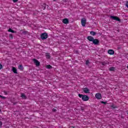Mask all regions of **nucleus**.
Masks as SVG:
<instances>
[{
    "instance_id": "obj_19",
    "label": "nucleus",
    "mask_w": 128,
    "mask_h": 128,
    "mask_svg": "<svg viewBox=\"0 0 128 128\" xmlns=\"http://www.w3.org/2000/svg\"><path fill=\"white\" fill-rule=\"evenodd\" d=\"M22 34H24V36H26V34H28V31H24L22 32Z\"/></svg>"
},
{
    "instance_id": "obj_35",
    "label": "nucleus",
    "mask_w": 128,
    "mask_h": 128,
    "mask_svg": "<svg viewBox=\"0 0 128 128\" xmlns=\"http://www.w3.org/2000/svg\"><path fill=\"white\" fill-rule=\"evenodd\" d=\"M14 104H16V103H14Z\"/></svg>"
},
{
    "instance_id": "obj_13",
    "label": "nucleus",
    "mask_w": 128,
    "mask_h": 128,
    "mask_svg": "<svg viewBox=\"0 0 128 128\" xmlns=\"http://www.w3.org/2000/svg\"><path fill=\"white\" fill-rule=\"evenodd\" d=\"M21 98L24 100H26V94H24V93L21 94Z\"/></svg>"
},
{
    "instance_id": "obj_20",
    "label": "nucleus",
    "mask_w": 128,
    "mask_h": 128,
    "mask_svg": "<svg viewBox=\"0 0 128 128\" xmlns=\"http://www.w3.org/2000/svg\"><path fill=\"white\" fill-rule=\"evenodd\" d=\"M9 38H11V40H12V38H14V35H12V34H10L9 35Z\"/></svg>"
},
{
    "instance_id": "obj_18",
    "label": "nucleus",
    "mask_w": 128,
    "mask_h": 128,
    "mask_svg": "<svg viewBox=\"0 0 128 128\" xmlns=\"http://www.w3.org/2000/svg\"><path fill=\"white\" fill-rule=\"evenodd\" d=\"M109 70L110 72H114V67H110L109 68Z\"/></svg>"
},
{
    "instance_id": "obj_5",
    "label": "nucleus",
    "mask_w": 128,
    "mask_h": 128,
    "mask_svg": "<svg viewBox=\"0 0 128 128\" xmlns=\"http://www.w3.org/2000/svg\"><path fill=\"white\" fill-rule=\"evenodd\" d=\"M81 23L82 26H86V20L84 18H82L81 20Z\"/></svg>"
},
{
    "instance_id": "obj_7",
    "label": "nucleus",
    "mask_w": 128,
    "mask_h": 128,
    "mask_svg": "<svg viewBox=\"0 0 128 128\" xmlns=\"http://www.w3.org/2000/svg\"><path fill=\"white\" fill-rule=\"evenodd\" d=\"M95 96L98 100H102V94L100 93L96 94Z\"/></svg>"
},
{
    "instance_id": "obj_33",
    "label": "nucleus",
    "mask_w": 128,
    "mask_h": 128,
    "mask_svg": "<svg viewBox=\"0 0 128 128\" xmlns=\"http://www.w3.org/2000/svg\"><path fill=\"white\" fill-rule=\"evenodd\" d=\"M4 94H8V93H7L6 92V91H4Z\"/></svg>"
},
{
    "instance_id": "obj_6",
    "label": "nucleus",
    "mask_w": 128,
    "mask_h": 128,
    "mask_svg": "<svg viewBox=\"0 0 128 128\" xmlns=\"http://www.w3.org/2000/svg\"><path fill=\"white\" fill-rule=\"evenodd\" d=\"M33 62H34V64H35L36 66H39L40 63V62H38V60L34 58Z\"/></svg>"
},
{
    "instance_id": "obj_28",
    "label": "nucleus",
    "mask_w": 128,
    "mask_h": 128,
    "mask_svg": "<svg viewBox=\"0 0 128 128\" xmlns=\"http://www.w3.org/2000/svg\"><path fill=\"white\" fill-rule=\"evenodd\" d=\"M14 2H18V0H12Z\"/></svg>"
},
{
    "instance_id": "obj_29",
    "label": "nucleus",
    "mask_w": 128,
    "mask_h": 128,
    "mask_svg": "<svg viewBox=\"0 0 128 128\" xmlns=\"http://www.w3.org/2000/svg\"><path fill=\"white\" fill-rule=\"evenodd\" d=\"M126 6L128 8V1L126 4Z\"/></svg>"
},
{
    "instance_id": "obj_16",
    "label": "nucleus",
    "mask_w": 128,
    "mask_h": 128,
    "mask_svg": "<svg viewBox=\"0 0 128 128\" xmlns=\"http://www.w3.org/2000/svg\"><path fill=\"white\" fill-rule=\"evenodd\" d=\"M90 34H91V36H96V32H94V31H91L90 32Z\"/></svg>"
},
{
    "instance_id": "obj_36",
    "label": "nucleus",
    "mask_w": 128,
    "mask_h": 128,
    "mask_svg": "<svg viewBox=\"0 0 128 128\" xmlns=\"http://www.w3.org/2000/svg\"><path fill=\"white\" fill-rule=\"evenodd\" d=\"M1 110H0V112H1Z\"/></svg>"
},
{
    "instance_id": "obj_32",
    "label": "nucleus",
    "mask_w": 128,
    "mask_h": 128,
    "mask_svg": "<svg viewBox=\"0 0 128 128\" xmlns=\"http://www.w3.org/2000/svg\"><path fill=\"white\" fill-rule=\"evenodd\" d=\"M52 112H56V109H53V110H52Z\"/></svg>"
},
{
    "instance_id": "obj_1",
    "label": "nucleus",
    "mask_w": 128,
    "mask_h": 128,
    "mask_svg": "<svg viewBox=\"0 0 128 128\" xmlns=\"http://www.w3.org/2000/svg\"><path fill=\"white\" fill-rule=\"evenodd\" d=\"M87 40H88L89 42H92L93 44H94V46H98V44H100V40H98V39H94V38L92 36H88Z\"/></svg>"
},
{
    "instance_id": "obj_25",
    "label": "nucleus",
    "mask_w": 128,
    "mask_h": 128,
    "mask_svg": "<svg viewBox=\"0 0 128 128\" xmlns=\"http://www.w3.org/2000/svg\"><path fill=\"white\" fill-rule=\"evenodd\" d=\"M2 126V122L0 121V128Z\"/></svg>"
},
{
    "instance_id": "obj_8",
    "label": "nucleus",
    "mask_w": 128,
    "mask_h": 128,
    "mask_svg": "<svg viewBox=\"0 0 128 128\" xmlns=\"http://www.w3.org/2000/svg\"><path fill=\"white\" fill-rule=\"evenodd\" d=\"M90 89L88 88H83V91L84 94H90Z\"/></svg>"
},
{
    "instance_id": "obj_31",
    "label": "nucleus",
    "mask_w": 128,
    "mask_h": 128,
    "mask_svg": "<svg viewBox=\"0 0 128 128\" xmlns=\"http://www.w3.org/2000/svg\"><path fill=\"white\" fill-rule=\"evenodd\" d=\"M2 65L0 64V70H2Z\"/></svg>"
},
{
    "instance_id": "obj_27",
    "label": "nucleus",
    "mask_w": 128,
    "mask_h": 128,
    "mask_svg": "<svg viewBox=\"0 0 128 128\" xmlns=\"http://www.w3.org/2000/svg\"><path fill=\"white\" fill-rule=\"evenodd\" d=\"M101 104H106V102H104V101H102L101 102Z\"/></svg>"
},
{
    "instance_id": "obj_24",
    "label": "nucleus",
    "mask_w": 128,
    "mask_h": 128,
    "mask_svg": "<svg viewBox=\"0 0 128 128\" xmlns=\"http://www.w3.org/2000/svg\"><path fill=\"white\" fill-rule=\"evenodd\" d=\"M0 98H2V100H6V97L2 95H0Z\"/></svg>"
},
{
    "instance_id": "obj_22",
    "label": "nucleus",
    "mask_w": 128,
    "mask_h": 128,
    "mask_svg": "<svg viewBox=\"0 0 128 128\" xmlns=\"http://www.w3.org/2000/svg\"><path fill=\"white\" fill-rule=\"evenodd\" d=\"M86 66H88L90 64V60H87L86 62Z\"/></svg>"
},
{
    "instance_id": "obj_34",
    "label": "nucleus",
    "mask_w": 128,
    "mask_h": 128,
    "mask_svg": "<svg viewBox=\"0 0 128 128\" xmlns=\"http://www.w3.org/2000/svg\"><path fill=\"white\" fill-rule=\"evenodd\" d=\"M54 0V2H56V0Z\"/></svg>"
},
{
    "instance_id": "obj_14",
    "label": "nucleus",
    "mask_w": 128,
    "mask_h": 128,
    "mask_svg": "<svg viewBox=\"0 0 128 128\" xmlns=\"http://www.w3.org/2000/svg\"><path fill=\"white\" fill-rule=\"evenodd\" d=\"M18 70H24V66L22 64H20L18 66Z\"/></svg>"
},
{
    "instance_id": "obj_30",
    "label": "nucleus",
    "mask_w": 128,
    "mask_h": 128,
    "mask_svg": "<svg viewBox=\"0 0 128 128\" xmlns=\"http://www.w3.org/2000/svg\"><path fill=\"white\" fill-rule=\"evenodd\" d=\"M81 110H82V112H84V107H81Z\"/></svg>"
},
{
    "instance_id": "obj_4",
    "label": "nucleus",
    "mask_w": 128,
    "mask_h": 128,
    "mask_svg": "<svg viewBox=\"0 0 128 128\" xmlns=\"http://www.w3.org/2000/svg\"><path fill=\"white\" fill-rule=\"evenodd\" d=\"M48 33L46 32H44L42 33L40 35V38L41 40H46L48 38Z\"/></svg>"
},
{
    "instance_id": "obj_11",
    "label": "nucleus",
    "mask_w": 128,
    "mask_h": 128,
    "mask_svg": "<svg viewBox=\"0 0 128 128\" xmlns=\"http://www.w3.org/2000/svg\"><path fill=\"white\" fill-rule=\"evenodd\" d=\"M8 32H12V34H16V31H14V30H12V28H10L8 30Z\"/></svg>"
},
{
    "instance_id": "obj_3",
    "label": "nucleus",
    "mask_w": 128,
    "mask_h": 128,
    "mask_svg": "<svg viewBox=\"0 0 128 128\" xmlns=\"http://www.w3.org/2000/svg\"><path fill=\"white\" fill-rule=\"evenodd\" d=\"M110 18L113 20H116V22H120V19L116 16H110Z\"/></svg>"
},
{
    "instance_id": "obj_17",
    "label": "nucleus",
    "mask_w": 128,
    "mask_h": 128,
    "mask_svg": "<svg viewBox=\"0 0 128 128\" xmlns=\"http://www.w3.org/2000/svg\"><path fill=\"white\" fill-rule=\"evenodd\" d=\"M110 106H111V108L112 109L118 108V106H114V104H112Z\"/></svg>"
},
{
    "instance_id": "obj_15",
    "label": "nucleus",
    "mask_w": 128,
    "mask_h": 128,
    "mask_svg": "<svg viewBox=\"0 0 128 128\" xmlns=\"http://www.w3.org/2000/svg\"><path fill=\"white\" fill-rule=\"evenodd\" d=\"M42 8L43 10H46V4H42Z\"/></svg>"
},
{
    "instance_id": "obj_21",
    "label": "nucleus",
    "mask_w": 128,
    "mask_h": 128,
    "mask_svg": "<svg viewBox=\"0 0 128 128\" xmlns=\"http://www.w3.org/2000/svg\"><path fill=\"white\" fill-rule=\"evenodd\" d=\"M46 68L48 69L52 68V66L50 65H47Z\"/></svg>"
},
{
    "instance_id": "obj_23",
    "label": "nucleus",
    "mask_w": 128,
    "mask_h": 128,
    "mask_svg": "<svg viewBox=\"0 0 128 128\" xmlns=\"http://www.w3.org/2000/svg\"><path fill=\"white\" fill-rule=\"evenodd\" d=\"M46 58L50 59V54H47V55H46Z\"/></svg>"
},
{
    "instance_id": "obj_26",
    "label": "nucleus",
    "mask_w": 128,
    "mask_h": 128,
    "mask_svg": "<svg viewBox=\"0 0 128 128\" xmlns=\"http://www.w3.org/2000/svg\"><path fill=\"white\" fill-rule=\"evenodd\" d=\"M102 66H106V62H102Z\"/></svg>"
},
{
    "instance_id": "obj_2",
    "label": "nucleus",
    "mask_w": 128,
    "mask_h": 128,
    "mask_svg": "<svg viewBox=\"0 0 128 128\" xmlns=\"http://www.w3.org/2000/svg\"><path fill=\"white\" fill-rule=\"evenodd\" d=\"M78 96L79 98H82V100H84V102H88V100H90V98L88 97V96L86 95H83L82 94H78Z\"/></svg>"
},
{
    "instance_id": "obj_9",
    "label": "nucleus",
    "mask_w": 128,
    "mask_h": 128,
    "mask_svg": "<svg viewBox=\"0 0 128 128\" xmlns=\"http://www.w3.org/2000/svg\"><path fill=\"white\" fill-rule=\"evenodd\" d=\"M63 24H68L70 23V21H68V18H64L62 20Z\"/></svg>"
},
{
    "instance_id": "obj_10",
    "label": "nucleus",
    "mask_w": 128,
    "mask_h": 128,
    "mask_svg": "<svg viewBox=\"0 0 128 128\" xmlns=\"http://www.w3.org/2000/svg\"><path fill=\"white\" fill-rule=\"evenodd\" d=\"M108 54H114V51L112 50H108Z\"/></svg>"
},
{
    "instance_id": "obj_12",
    "label": "nucleus",
    "mask_w": 128,
    "mask_h": 128,
    "mask_svg": "<svg viewBox=\"0 0 128 128\" xmlns=\"http://www.w3.org/2000/svg\"><path fill=\"white\" fill-rule=\"evenodd\" d=\"M12 71L14 74H18V70H16V68L15 67H12Z\"/></svg>"
}]
</instances>
